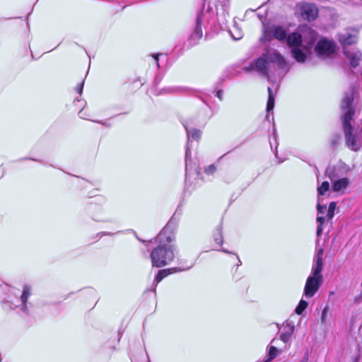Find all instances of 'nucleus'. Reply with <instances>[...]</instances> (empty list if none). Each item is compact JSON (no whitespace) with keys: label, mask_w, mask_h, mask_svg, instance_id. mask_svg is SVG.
<instances>
[{"label":"nucleus","mask_w":362,"mask_h":362,"mask_svg":"<svg viewBox=\"0 0 362 362\" xmlns=\"http://www.w3.org/2000/svg\"><path fill=\"white\" fill-rule=\"evenodd\" d=\"M270 63H276L279 68L286 66L283 57L275 50L267 51L261 57L252 64V68L263 76L269 78V66Z\"/></svg>","instance_id":"3"},{"label":"nucleus","mask_w":362,"mask_h":362,"mask_svg":"<svg viewBox=\"0 0 362 362\" xmlns=\"http://www.w3.org/2000/svg\"><path fill=\"white\" fill-rule=\"evenodd\" d=\"M30 294V288L27 286H24L23 293L21 296V301L22 303H24L27 301Z\"/></svg>","instance_id":"19"},{"label":"nucleus","mask_w":362,"mask_h":362,"mask_svg":"<svg viewBox=\"0 0 362 362\" xmlns=\"http://www.w3.org/2000/svg\"><path fill=\"white\" fill-rule=\"evenodd\" d=\"M336 44L326 37H322L315 47L316 54L321 58L331 57L336 52Z\"/></svg>","instance_id":"8"},{"label":"nucleus","mask_w":362,"mask_h":362,"mask_svg":"<svg viewBox=\"0 0 362 362\" xmlns=\"http://www.w3.org/2000/svg\"><path fill=\"white\" fill-rule=\"evenodd\" d=\"M175 90H177V89L175 88H167L163 89L161 90V93H173Z\"/></svg>","instance_id":"25"},{"label":"nucleus","mask_w":362,"mask_h":362,"mask_svg":"<svg viewBox=\"0 0 362 362\" xmlns=\"http://www.w3.org/2000/svg\"><path fill=\"white\" fill-rule=\"evenodd\" d=\"M264 32L266 35H272L280 41L286 39L291 49L292 56L300 63L304 62L310 54L312 46L317 37V33L307 25L299 27L287 38L286 30L281 26L274 25Z\"/></svg>","instance_id":"1"},{"label":"nucleus","mask_w":362,"mask_h":362,"mask_svg":"<svg viewBox=\"0 0 362 362\" xmlns=\"http://www.w3.org/2000/svg\"><path fill=\"white\" fill-rule=\"evenodd\" d=\"M326 310L324 309L323 311H322V321H324L325 317H326Z\"/></svg>","instance_id":"29"},{"label":"nucleus","mask_w":362,"mask_h":362,"mask_svg":"<svg viewBox=\"0 0 362 362\" xmlns=\"http://www.w3.org/2000/svg\"><path fill=\"white\" fill-rule=\"evenodd\" d=\"M293 330H294V327L293 326H291L289 327L288 329L285 332H283L281 335H280V339L284 341V342H287L289 341L293 332Z\"/></svg>","instance_id":"15"},{"label":"nucleus","mask_w":362,"mask_h":362,"mask_svg":"<svg viewBox=\"0 0 362 362\" xmlns=\"http://www.w3.org/2000/svg\"><path fill=\"white\" fill-rule=\"evenodd\" d=\"M175 240L174 234L168 228L163 229L155 238L158 246L154 248L150 255L153 267H163L175 258V245L170 243Z\"/></svg>","instance_id":"2"},{"label":"nucleus","mask_w":362,"mask_h":362,"mask_svg":"<svg viewBox=\"0 0 362 362\" xmlns=\"http://www.w3.org/2000/svg\"><path fill=\"white\" fill-rule=\"evenodd\" d=\"M308 303L303 300H301L298 304V305L296 308V313L298 315H300L304 310L307 308Z\"/></svg>","instance_id":"20"},{"label":"nucleus","mask_w":362,"mask_h":362,"mask_svg":"<svg viewBox=\"0 0 362 362\" xmlns=\"http://www.w3.org/2000/svg\"><path fill=\"white\" fill-rule=\"evenodd\" d=\"M329 189V183L327 181L323 182L317 187V194L319 196L324 195Z\"/></svg>","instance_id":"16"},{"label":"nucleus","mask_w":362,"mask_h":362,"mask_svg":"<svg viewBox=\"0 0 362 362\" xmlns=\"http://www.w3.org/2000/svg\"><path fill=\"white\" fill-rule=\"evenodd\" d=\"M326 209V206L325 205H321L320 204V202H318V204H317V212L318 214H323L324 213V210Z\"/></svg>","instance_id":"23"},{"label":"nucleus","mask_w":362,"mask_h":362,"mask_svg":"<svg viewBox=\"0 0 362 362\" xmlns=\"http://www.w3.org/2000/svg\"><path fill=\"white\" fill-rule=\"evenodd\" d=\"M337 204L334 202H332L329 204L328 211L327 214V218L328 220H331L334 216V212L336 209Z\"/></svg>","instance_id":"18"},{"label":"nucleus","mask_w":362,"mask_h":362,"mask_svg":"<svg viewBox=\"0 0 362 362\" xmlns=\"http://www.w3.org/2000/svg\"><path fill=\"white\" fill-rule=\"evenodd\" d=\"M230 33L232 37L235 40H240L243 36V33L242 30H240L236 26L235 24H234V26H233V29H231L230 30Z\"/></svg>","instance_id":"14"},{"label":"nucleus","mask_w":362,"mask_h":362,"mask_svg":"<svg viewBox=\"0 0 362 362\" xmlns=\"http://www.w3.org/2000/svg\"><path fill=\"white\" fill-rule=\"evenodd\" d=\"M223 6H228V4L229 3V0H223V1H221Z\"/></svg>","instance_id":"30"},{"label":"nucleus","mask_w":362,"mask_h":362,"mask_svg":"<svg viewBox=\"0 0 362 362\" xmlns=\"http://www.w3.org/2000/svg\"><path fill=\"white\" fill-rule=\"evenodd\" d=\"M349 167L344 163H339L334 167L333 171L329 170H327V174L329 178L332 181V188L334 192H339L340 194H344L346 189L349 185V180L347 177L338 178V174L337 171H342L343 173H347L349 171Z\"/></svg>","instance_id":"5"},{"label":"nucleus","mask_w":362,"mask_h":362,"mask_svg":"<svg viewBox=\"0 0 362 362\" xmlns=\"http://www.w3.org/2000/svg\"><path fill=\"white\" fill-rule=\"evenodd\" d=\"M322 233V226H318L317 228V236L320 237Z\"/></svg>","instance_id":"27"},{"label":"nucleus","mask_w":362,"mask_h":362,"mask_svg":"<svg viewBox=\"0 0 362 362\" xmlns=\"http://www.w3.org/2000/svg\"><path fill=\"white\" fill-rule=\"evenodd\" d=\"M356 35L350 33L349 31H345L339 35V41L344 47V54L353 68L359 65V62L361 60V53L358 50H349L346 47L354 44L356 42Z\"/></svg>","instance_id":"4"},{"label":"nucleus","mask_w":362,"mask_h":362,"mask_svg":"<svg viewBox=\"0 0 362 362\" xmlns=\"http://www.w3.org/2000/svg\"><path fill=\"white\" fill-rule=\"evenodd\" d=\"M322 271H315V268H312L311 274L308 277L304 288V294L307 298L313 297L322 284Z\"/></svg>","instance_id":"6"},{"label":"nucleus","mask_w":362,"mask_h":362,"mask_svg":"<svg viewBox=\"0 0 362 362\" xmlns=\"http://www.w3.org/2000/svg\"><path fill=\"white\" fill-rule=\"evenodd\" d=\"M216 168L214 165H210L205 168V173L207 174H213L216 171Z\"/></svg>","instance_id":"22"},{"label":"nucleus","mask_w":362,"mask_h":362,"mask_svg":"<svg viewBox=\"0 0 362 362\" xmlns=\"http://www.w3.org/2000/svg\"><path fill=\"white\" fill-rule=\"evenodd\" d=\"M296 14L305 21H312L318 16V8L314 4L300 2L296 6Z\"/></svg>","instance_id":"7"},{"label":"nucleus","mask_w":362,"mask_h":362,"mask_svg":"<svg viewBox=\"0 0 362 362\" xmlns=\"http://www.w3.org/2000/svg\"><path fill=\"white\" fill-rule=\"evenodd\" d=\"M190 267H187V269H181L180 267H173L166 269L160 270L156 276L154 281L156 283H159L163 279L168 276L169 274H173L175 272H181L184 270L189 269Z\"/></svg>","instance_id":"12"},{"label":"nucleus","mask_w":362,"mask_h":362,"mask_svg":"<svg viewBox=\"0 0 362 362\" xmlns=\"http://www.w3.org/2000/svg\"><path fill=\"white\" fill-rule=\"evenodd\" d=\"M214 238L215 242L218 244L221 245L223 243V235H222V229L221 227H218L214 235Z\"/></svg>","instance_id":"17"},{"label":"nucleus","mask_w":362,"mask_h":362,"mask_svg":"<svg viewBox=\"0 0 362 362\" xmlns=\"http://www.w3.org/2000/svg\"><path fill=\"white\" fill-rule=\"evenodd\" d=\"M268 93H269V97H268V101H267V112H269V111L272 110L274 107L275 95L273 93V90L270 87L268 88Z\"/></svg>","instance_id":"13"},{"label":"nucleus","mask_w":362,"mask_h":362,"mask_svg":"<svg viewBox=\"0 0 362 362\" xmlns=\"http://www.w3.org/2000/svg\"><path fill=\"white\" fill-rule=\"evenodd\" d=\"M223 252H226V253H230V252H228V250H222Z\"/></svg>","instance_id":"32"},{"label":"nucleus","mask_w":362,"mask_h":362,"mask_svg":"<svg viewBox=\"0 0 362 362\" xmlns=\"http://www.w3.org/2000/svg\"><path fill=\"white\" fill-rule=\"evenodd\" d=\"M158 54H156V55H153V57L155 58L156 61V64H157V66L159 67V64H158Z\"/></svg>","instance_id":"31"},{"label":"nucleus","mask_w":362,"mask_h":362,"mask_svg":"<svg viewBox=\"0 0 362 362\" xmlns=\"http://www.w3.org/2000/svg\"><path fill=\"white\" fill-rule=\"evenodd\" d=\"M278 354V349L275 346H270L269 351V360L272 361L275 358Z\"/></svg>","instance_id":"21"},{"label":"nucleus","mask_w":362,"mask_h":362,"mask_svg":"<svg viewBox=\"0 0 362 362\" xmlns=\"http://www.w3.org/2000/svg\"><path fill=\"white\" fill-rule=\"evenodd\" d=\"M239 264H241L240 259H238Z\"/></svg>","instance_id":"33"},{"label":"nucleus","mask_w":362,"mask_h":362,"mask_svg":"<svg viewBox=\"0 0 362 362\" xmlns=\"http://www.w3.org/2000/svg\"><path fill=\"white\" fill-rule=\"evenodd\" d=\"M83 85H84V81H83L76 88V92H78L79 94H81L82 93V91H83Z\"/></svg>","instance_id":"24"},{"label":"nucleus","mask_w":362,"mask_h":362,"mask_svg":"<svg viewBox=\"0 0 362 362\" xmlns=\"http://www.w3.org/2000/svg\"><path fill=\"white\" fill-rule=\"evenodd\" d=\"M204 20V14L203 13H199L197 16L196 26L192 34V37L195 39H199L202 37V24Z\"/></svg>","instance_id":"11"},{"label":"nucleus","mask_w":362,"mask_h":362,"mask_svg":"<svg viewBox=\"0 0 362 362\" xmlns=\"http://www.w3.org/2000/svg\"><path fill=\"white\" fill-rule=\"evenodd\" d=\"M185 129L187 134V145L186 149V155H185V162H186V173H187L189 165V156H190V149H189V142L190 139L198 140L201 137L202 132L200 130L197 129H192L189 130V124L187 123H183Z\"/></svg>","instance_id":"9"},{"label":"nucleus","mask_w":362,"mask_h":362,"mask_svg":"<svg viewBox=\"0 0 362 362\" xmlns=\"http://www.w3.org/2000/svg\"><path fill=\"white\" fill-rule=\"evenodd\" d=\"M325 217H323V216H318L317 217V223H319V225H318V226H322V223H323V222L325 221Z\"/></svg>","instance_id":"26"},{"label":"nucleus","mask_w":362,"mask_h":362,"mask_svg":"<svg viewBox=\"0 0 362 362\" xmlns=\"http://www.w3.org/2000/svg\"><path fill=\"white\" fill-rule=\"evenodd\" d=\"M216 96L220 99L221 100L222 99V97H223V91L222 90H218L216 92Z\"/></svg>","instance_id":"28"},{"label":"nucleus","mask_w":362,"mask_h":362,"mask_svg":"<svg viewBox=\"0 0 362 362\" xmlns=\"http://www.w3.org/2000/svg\"><path fill=\"white\" fill-rule=\"evenodd\" d=\"M319 240H317V245H318ZM324 249L322 247H317L316 249V255L314 258V262L312 268H315V271L322 270L323 269V259Z\"/></svg>","instance_id":"10"}]
</instances>
